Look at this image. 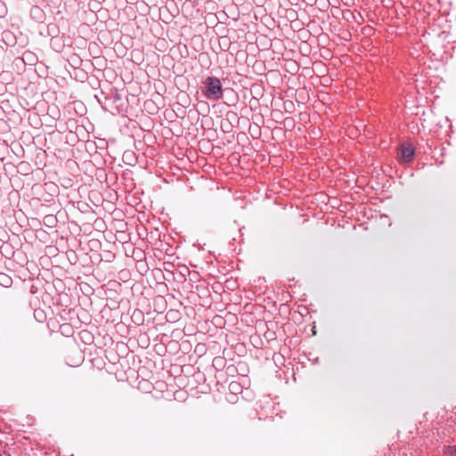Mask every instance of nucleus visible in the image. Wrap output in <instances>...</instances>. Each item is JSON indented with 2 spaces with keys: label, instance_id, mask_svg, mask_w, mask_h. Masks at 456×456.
<instances>
[{
  "label": "nucleus",
  "instance_id": "1",
  "mask_svg": "<svg viewBox=\"0 0 456 456\" xmlns=\"http://www.w3.org/2000/svg\"><path fill=\"white\" fill-rule=\"evenodd\" d=\"M206 96L208 99L218 100L223 95L221 82L216 77H208L206 79Z\"/></svg>",
  "mask_w": 456,
  "mask_h": 456
},
{
  "label": "nucleus",
  "instance_id": "2",
  "mask_svg": "<svg viewBox=\"0 0 456 456\" xmlns=\"http://www.w3.org/2000/svg\"><path fill=\"white\" fill-rule=\"evenodd\" d=\"M414 156V149L409 143H402L398 150V159L401 162H410Z\"/></svg>",
  "mask_w": 456,
  "mask_h": 456
},
{
  "label": "nucleus",
  "instance_id": "3",
  "mask_svg": "<svg viewBox=\"0 0 456 456\" xmlns=\"http://www.w3.org/2000/svg\"><path fill=\"white\" fill-rule=\"evenodd\" d=\"M0 284L9 287L12 284V278L5 273H0Z\"/></svg>",
  "mask_w": 456,
  "mask_h": 456
},
{
  "label": "nucleus",
  "instance_id": "4",
  "mask_svg": "<svg viewBox=\"0 0 456 456\" xmlns=\"http://www.w3.org/2000/svg\"><path fill=\"white\" fill-rule=\"evenodd\" d=\"M444 452L449 456H456V446H446L444 447Z\"/></svg>",
  "mask_w": 456,
  "mask_h": 456
},
{
  "label": "nucleus",
  "instance_id": "5",
  "mask_svg": "<svg viewBox=\"0 0 456 456\" xmlns=\"http://www.w3.org/2000/svg\"><path fill=\"white\" fill-rule=\"evenodd\" d=\"M52 219H53V217H52V216H46V217L45 218V223L51 224Z\"/></svg>",
  "mask_w": 456,
  "mask_h": 456
}]
</instances>
